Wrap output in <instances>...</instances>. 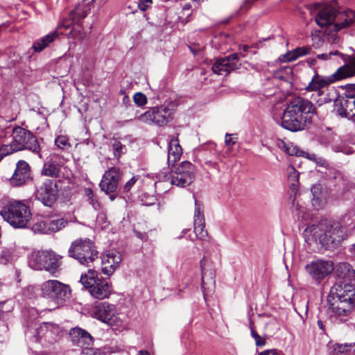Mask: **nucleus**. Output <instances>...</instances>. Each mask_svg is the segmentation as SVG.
Returning <instances> with one entry per match:
<instances>
[{"instance_id": "obj_1", "label": "nucleus", "mask_w": 355, "mask_h": 355, "mask_svg": "<svg viewBox=\"0 0 355 355\" xmlns=\"http://www.w3.org/2000/svg\"><path fill=\"white\" fill-rule=\"evenodd\" d=\"M354 284L336 282L327 296V312L330 319L347 321L354 310L355 287Z\"/></svg>"}, {"instance_id": "obj_2", "label": "nucleus", "mask_w": 355, "mask_h": 355, "mask_svg": "<svg viewBox=\"0 0 355 355\" xmlns=\"http://www.w3.org/2000/svg\"><path fill=\"white\" fill-rule=\"evenodd\" d=\"M315 113V107L310 101L295 98L285 109L281 117V125L292 132L302 130L311 123Z\"/></svg>"}, {"instance_id": "obj_3", "label": "nucleus", "mask_w": 355, "mask_h": 355, "mask_svg": "<svg viewBox=\"0 0 355 355\" xmlns=\"http://www.w3.org/2000/svg\"><path fill=\"white\" fill-rule=\"evenodd\" d=\"M311 12L318 10L315 21L321 28H327L330 32H337L350 26L354 21V13L339 11L332 6L322 7L320 3L309 6Z\"/></svg>"}, {"instance_id": "obj_4", "label": "nucleus", "mask_w": 355, "mask_h": 355, "mask_svg": "<svg viewBox=\"0 0 355 355\" xmlns=\"http://www.w3.org/2000/svg\"><path fill=\"white\" fill-rule=\"evenodd\" d=\"M304 236L309 245L320 244L326 249L338 245L345 238L342 227L329 225L326 220L308 225Z\"/></svg>"}, {"instance_id": "obj_5", "label": "nucleus", "mask_w": 355, "mask_h": 355, "mask_svg": "<svg viewBox=\"0 0 355 355\" xmlns=\"http://www.w3.org/2000/svg\"><path fill=\"white\" fill-rule=\"evenodd\" d=\"M40 290L41 295L52 304L51 309L63 306L71 297L69 286L55 279L43 282Z\"/></svg>"}, {"instance_id": "obj_6", "label": "nucleus", "mask_w": 355, "mask_h": 355, "mask_svg": "<svg viewBox=\"0 0 355 355\" xmlns=\"http://www.w3.org/2000/svg\"><path fill=\"white\" fill-rule=\"evenodd\" d=\"M4 220L15 228H25L31 218L29 207L21 201L9 202L0 211Z\"/></svg>"}, {"instance_id": "obj_7", "label": "nucleus", "mask_w": 355, "mask_h": 355, "mask_svg": "<svg viewBox=\"0 0 355 355\" xmlns=\"http://www.w3.org/2000/svg\"><path fill=\"white\" fill-rule=\"evenodd\" d=\"M345 73L346 71L339 72L338 69L336 73L329 77L322 76L315 73L311 78V80L309 83L308 85L305 87V90L315 92L312 94L311 98L319 105L329 103L331 102V99H329L325 96L323 89L333 83L336 80L350 77V76H346Z\"/></svg>"}, {"instance_id": "obj_8", "label": "nucleus", "mask_w": 355, "mask_h": 355, "mask_svg": "<svg viewBox=\"0 0 355 355\" xmlns=\"http://www.w3.org/2000/svg\"><path fill=\"white\" fill-rule=\"evenodd\" d=\"M68 254L80 264L89 267V264L98 258V252L94 242L85 238L73 241L68 250Z\"/></svg>"}, {"instance_id": "obj_9", "label": "nucleus", "mask_w": 355, "mask_h": 355, "mask_svg": "<svg viewBox=\"0 0 355 355\" xmlns=\"http://www.w3.org/2000/svg\"><path fill=\"white\" fill-rule=\"evenodd\" d=\"M61 259V256L52 250L36 251L31 254L28 265L33 270H45L54 275L59 270Z\"/></svg>"}, {"instance_id": "obj_10", "label": "nucleus", "mask_w": 355, "mask_h": 355, "mask_svg": "<svg viewBox=\"0 0 355 355\" xmlns=\"http://www.w3.org/2000/svg\"><path fill=\"white\" fill-rule=\"evenodd\" d=\"M80 283L87 288L89 293L95 298L103 300L107 298L111 291L106 280L97 278V272L94 270H88L87 273L82 275Z\"/></svg>"}, {"instance_id": "obj_11", "label": "nucleus", "mask_w": 355, "mask_h": 355, "mask_svg": "<svg viewBox=\"0 0 355 355\" xmlns=\"http://www.w3.org/2000/svg\"><path fill=\"white\" fill-rule=\"evenodd\" d=\"M173 114L174 109L173 105L154 107L141 114L139 116V119L144 123L163 126L172 120Z\"/></svg>"}, {"instance_id": "obj_12", "label": "nucleus", "mask_w": 355, "mask_h": 355, "mask_svg": "<svg viewBox=\"0 0 355 355\" xmlns=\"http://www.w3.org/2000/svg\"><path fill=\"white\" fill-rule=\"evenodd\" d=\"M12 142L15 145V149L22 150L27 149L37 154L41 158L40 147L36 137L28 130L17 126L12 130Z\"/></svg>"}, {"instance_id": "obj_13", "label": "nucleus", "mask_w": 355, "mask_h": 355, "mask_svg": "<svg viewBox=\"0 0 355 355\" xmlns=\"http://www.w3.org/2000/svg\"><path fill=\"white\" fill-rule=\"evenodd\" d=\"M334 110L341 117L352 120L355 116V94L348 92L338 95L334 92Z\"/></svg>"}, {"instance_id": "obj_14", "label": "nucleus", "mask_w": 355, "mask_h": 355, "mask_svg": "<svg viewBox=\"0 0 355 355\" xmlns=\"http://www.w3.org/2000/svg\"><path fill=\"white\" fill-rule=\"evenodd\" d=\"M194 166L189 162H182L170 175V182L173 185L185 187L194 180Z\"/></svg>"}, {"instance_id": "obj_15", "label": "nucleus", "mask_w": 355, "mask_h": 355, "mask_svg": "<svg viewBox=\"0 0 355 355\" xmlns=\"http://www.w3.org/2000/svg\"><path fill=\"white\" fill-rule=\"evenodd\" d=\"M62 330L59 324L46 322L35 329V338L37 342L54 343L62 336Z\"/></svg>"}, {"instance_id": "obj_16", "label": "nucleus", "mask_w": 355, "mask_h": 355, "mask_svg": "<svg viewBox=\"0 0 355 355\" xmlns=\"http://www.w3.org/2000/svg\"><path fill=\"white\" fill-rule=\"evenodd\" d=\"M334 268V264L331 261L324 260L312 261L305 266L306 272L317 284H320L326 277L329 276Z\"/></svg>"}, {"instance_id": "obj_17", "label": "nucleus", "mask_w": 355, "mask_h": 355, "mask_svg": "<svg viewBox=\"0 0 355 355\" xmlns=\"http://www.w3.org/2000/svg\"><path fill=\"white\" fill-rule=\"evenodd\" d=\"M58 193L56 181L46 179L37 188L35 195L45 206L51 207L57 200Z\"/></svg>"}, {"instance_id": "obj_18", "label": "nucleus", "mask_w": 355, "mask_h": 355, "mask_svg": "<svg viewBox=\"0 0 355 355\" xmlns=\"http://www.w3.org/2000/svg\"><path fill=\"white\" fill-rule=\"evenodd\" d=\"M94 0H83L79 3L74 10H71L69 17L63 19L58 24V29L64 28L65 29L71 28L73 23L79 24L90 11Z\"/></svg>"}, {"instance_id": "obj_19", "label": "nucleus", "mask_w": 355, "mask_h": 355, "mask_svg": "<svg viewBox=\"0 0 355 355\" xmlns=\"http://www.w3.org/2000/svg\"><path fill=\"white\" fill-rule=\"evenodd\" d=\"M123 173L118 167H111L105 171L99 184L101 189L106 194L114 193L123 180Z\"/></svg>"}, {"instance_id": "obj_20", "label": "nucleus", "mask_w": 355, "mask_h": 355, "mask_svg": "<svg viewBox=\"0 0 355 355\" xmlns=\"http://www.w3.org/2000/svg\"><path fill=\"white\" fill-rule=\"evenodd\" d=\"M93 313L96 319L109 325L116 324L118 321L116 308L113 304L98 302L94 306Z\"/></svg>"}, {"instance_id": "obj_21", "label": "nucleus", "mask_w": 355, "mask_h": 355, "mask_svg": "<svg viewBox=\"0 0 355 355\" xmlns=\"http://www.w3.org/2000/svg\"><path fill=\"white\" fill-rule=\"evenodd\" d=\"M240 66L238 55L235 53L218 59L212 66V71L218 75L226 76Z\"/></svg>"}, {"instance_id": "obj_22", "label": "nucleus", "mask_w": 355, "mask_h": 355, "mask_svg": "<svg viewBox=\"0 0 355 355\" xmlns=\"http://www.w3.org/2000/svg\"><path fill=\"white\" fill-rule=\"evenodd\" d=\"M69 337L73 345L80 347L87 348L93 343V337L86 330L80 327L70 329Z\"/></svg>"}, {"instance_id": "obj_23", "label": "nucleus", "mask_w": 355, "mask_h": 355, "mask_svg": "<svg viewBox=\"0 0 355 355\" xmlns=\"http://www.w3.org/2000/svg\"><path fill=\"white\" fill-rule=\"evenodd\" d=\"M121 261V257L119 252H109L102 257V272L106 275H111Z\"/></svg>"}, {"instance_id": "obj_24", "label": "nucleus", "mask_w": 355, "mask_h": 355, "mask_svg": "<svg viewBox=\"0 0 355 355\" xmlns=\"http://www.w3.org/2000/svg\"><path fill=\"white\" fill-rule=\"evenodd\" d=\"M30 178V167L25 161L20 160L17 164L14 174L10 178V184L13 186L24 184Z\"/></svg>"}, {"instance_id": "obj_25", "label": "nucleus", "mask_w": 355, "mask_h": 355, "mask_svg": "<svg viewBox=\"0 0 355 355\" xmlns=\"http://www.w3.org/2000/svg\"><path fill=\"white\" fill-rule=\"evenodd\" d=\"M336 282L355 284V270L347 263H340L336 268Z\"/></svg>"}, {"instance_id": "obj_26", "label": "nucleus", "mask_w": 355, "mask_h": 355, "mask_svg": "<svg viewBox=\"0 0 355 355\" xmlns=\"http://www.w3.org/2000/svg\"><path fill=\"white\" fill-rule=\"evenodd\" d=\"M182 154V149L179 144L178 138L173 137L168 144V163L173 165L180 159Z\"/></svg>"}, {"instance_id": "obj_27", "label": "nucleus", "mask_w": 355, "mask_h": 355, "mask_svg": "<svg viewBox=\"0 0 355 355\" xmlns=\"http://www.w3.org/2000/svg\"><path fill=\"white\" fill-rule=\"evenodd\" d=\"M58 28L56 31H53L49 34L38 39L35 41L33 44V49L35 52H41L45 48L49 46L50 44L53 42L56 39L58 38Z\"/></svg>"}, {"instance_id": "obj_28", "label": "nucleus", "mask_w": 355, "mask_h": 355, "mask_svg": "<svg viewBox=\"0 0 355 355\" xmlns=\"http://www.w3.org/2000/svg\"><path fill=\"white\" fill-rule=\"evenodd\" d=\"M207 260L205 258H203L200 261V268L202 270V289L203 291L204 298L206 300L207 296L211 293L214 290V281L213 279V272H210L209 275L210 278L209 279V282H205V277L207 274L206 268H205V263Z\"/></svg>"}, {"instance_id": "obj_29", "label": "nucleus", "mask_w": 355, "mask_h": 355, "mask_svg": "<svg viewBox=\"0 0 355 355\" xmlns=\"http://www.w3.org/2000/svg\"><path fill=\"white\" fill-rule=\"evenodd\" d=\"M281 145L279 147L282 148L285 153H286L289 155H296L297 157H304L308 158L309 159H315V154H309L306 152H304L300 149H299L297 146H293V144H286L283 141H281Z\"/></svg>"}, {"instance_id": "obj_30", "label": "nucleus", "mask_w": 355, "mask_h": 355, "mask_svg": "<svg viewBox=\"0 0 355 355\" xmlns=\"http://www.w3.org/2000/svg\"><path fill=\"white\" fill-rule=\"evenodd\" d=\"M311 193L313 195L312 204L314 207L319 209L324 207L326 204V196L322 191L321 186L320 184L313 185L311 188Z\"/></svg>"}, {"instance_id": "obj_31", "label": "nucleus", "mask_w": 355, "mask_h": 355, "mask_svg": "<svg viewBox=\"0 0 355 355\" xmlns=\"http://www.w3.org/2000/svg\"><path fill=\"white\" fill-rule=\"evenodd\" d=\"M60 172V165L51 160L45 162L42 170V175L52 178L59 177Z\"/></svg>"}, {"instance_id": "obj_32", "label": "nucleus", "mask_w": 355, "mask_h": 355, "mask_svg": "<svg viewBox=\"0 0 355 355\" xmlns=\"http://www.w3.org/2000/svg\"><path fill=\"white\" fill-rule=\"evenodd\" d=\"M311 48L309 46H301L295 49L293 51L288 52L285 55V60L288 62H292L301 56L309 54Z\"/></svg>"}, {"instance_id": "obj_33", "label": "nucleus", "mask_w": 355, "mask_h": 355, "mask_svg": "<svg viewBox=\"0 0 355 355\" xmlns=\"http://www.w3.org/2000/svg\"><path fill=\"white\" fill-rule=\"evenodd\" d=\"M345 64L339 68V72L346 71V76H355V55L353 56H344Z\"/></svg>"}, {"instance_id": "obj_34", "label": "nucleus", "mask_w": 355, "mask_h": 355, "mask_svg": "<svg viewBox=\"0 0 355 355\" xmlns=\"http://www.w3.org/2000/svg\"><path fill=\"white\" fill-rule=\"evenodd\" d=\"M110 145L112 148L113 155L116 159H119L121 155L125 153V146L116 139L113 138L110 139Z\"/></svg>"}, {"instance_id": "obj_35", "label": "nucleus", "mask_w": 355, "mask_h": 355, "mask_svg": "<svg viewBox=\"0 0 355 355\" xmlns=\"http://www.w3.org/2000/svg\"><path fill=\"white\" fill-rule=\"evenodd\" d=\"M67 221L64 218H57L48 220L49 232H58L64 227Z\"/></svg>"}, {"instance_id": "obj_36", "label": "nucleus", "mask_w": 355, "mask_h": 355, "mask_svg": "<svg viewBox=\"0 0 355 355\" xmlns=\"http://www.w3.org/2000/svg\"><path fill=\"white\" fill-rule=\"evenodd\" d=\"M287 175L291 187H293V190H295V187L298 183L299 173L293 166H289L287 168Z\"/></svg>"}, {"instance_id": "obj_37", "label": "nucleus", "mask_w": 355, "mask_h": 355, "mask_svg": "<svg viewBox=\"0 0 355 355\" xmlns=\"http://www.w3.org/2000/svg\"><path fill=\"white\" fill-rule=\"evenodd\" d=\"M85 195L87 198L88 202L92 206L95 210H98L101 208V204L94 196V193L92 189H85Z\"/></svg>"}, {"instance_id": "obj_38", "label": "nucleus", "mask_w": 355, "mask_h": 355, "mask_svg": "<svg viewBox=\"0 0 355 355\" xmlns=\"http://www.w3.org/2000/svg\"><path fill=\"white\" fill-rule=\"evenodd\" d=\"M205 223V217L203 214V209L202 206L198 203L196 199H195V211L193 216V224Z\"/></svg>"}, {"instance_id": "obj_39", "label": "nucleus", "mask_w": 355, "mask_h": 355, "mask_svg": "<svg viewBox=\"0 0 355 355\" xmlns=\"http://www.w3.org/2000/svg\"><path fill=\"white\" fill-rule=\"evenodd\" d=\"M15 148L16 146L12 141L8 145H2L0 147V161L7 155L19 151L18 149H15Z\"/></svg>"}, {"instance_id": "obj_40", "label": "nucleus", "mask_w": 355, "mask_h": 355, "mask_svg": "<svg viewBox=\"0 0 355 355\" xmlns=\"http://www.w3.org/2000/svg\"><path fill=\"white\" fill-rule=\"evenodd\" d=\"M55 146L62 150H68L71 148L69 139L65 135H59L55 139Z\"/></svg>"}, {"instance_id": "obj_41", "label": "nucleus", "mask_w": 355, "mask_h": 355, "mask_svg": "<svg viewBox=\"0 0 355 355\" xmlns=\"http://www.w3.org/2000/svg\"><path fill=\"white\" fill-rule=\"evenodd\" d=\"M205 226V223H195L194 224V231L196 233V236L198 239L200 240H205L208 236V233L206 230H204Z\"/></svg>"}, {"instance_id": "obj_42", "label": "nucleus", "mask_w": 355, "mask_h": 355, "mask_svg": "<svg viewBox=\"0 0 355 355\" xmlns=\"http://www.w3.org/2000/svg\"><path fill=\"white\" fill-rule=\"evenodd\" d=\"M32 228L35 232H39L42 234H48L49 232L48 220L39 221L34 224Z\"/></svg>"}, {"instance_id": "obj_43", "label": "nucleus", "mask_w": 355, "mask_h": 355, "mask_svg": "<svg viewBox=\"0 0 355 355\" xmlns=\"http://www.w3.org/2000/svg\"><path fill=\"white\" fill-rule=\"evenodd\" d=\"M133 101L138 106H143L147 103V98L145 94L141 92H137L133 96Z\"/></svg>"}, {"instance_id": "obj_44", "label": "nucleus", "mask_w": 355, "mask_h": 355, "mask_svg": "<svg viewBox=\"0 0 355 355\" xmlns=\"http://www.w3.org/2000/svg\"><path fill=\"white\" fill-rule=\"evenodd\" d=\"M12 259V252L10 250H3L0 253V264H6Z\"/></svg>"}, {"instance_id": "obj_45", "label": "nucleus", "mask_w": 355, "mask_h": 355, "mask_svg": "<svg viewBox=\"0 0 355 355\" xmlns=\"http://www.w3.org/2000/svg\"><path fill=\"white\" fill-rule=\"evenodd\" d=\"M331 55H340L344 62H345V59L343 58V55L349 56L348 55H345V54L340 53L338 51H331L328 53L318 54L317 55V58L318 59H321V60H328Z\"/></svg>"}, {"instance_id": "obj_46", "label": "nucleus", "mask_w": 355, "mask_h": 355, "mask_svg": "<svg viewBox=\"0 0 355 355\" xmlns=\"http://www.w3.org/2000/svg\"><path fill=\"white\" fill-rule=\"evenodd\" d=\"M139 180L138 176H132L128 181L125 182V184L123 187V191L124 193H127L130 191L132 187L135 184V183Z\"/></svg>"}, {"instance_id": "obj_47", "label": "nucleus", "mask_w": 355, "mask_h": 355, "mask_svg": "<svg viewBox=\"0 0 355 355\" xmlns=\"http://www.w3.org/2000/svg\"><path fill=\"white\" fill-rule=\"evenodd\" d=\"M251 336L254 339L255 343L257 346L262 347L265 345V339L261 337L252 328H251Z\"/></svg>"}, {"instance_id": "obj_48", "label": "nucleus", "mask_w": 355, "mask_h": 355, "mask_svg": "<svg viewBox=\"0 0 355 355\" xmlns=\"http://www.w3.org/2000/svg\"><path fill=\"white\" fill-rule=\"evenodd\" d=\"M237 137L236 135L228 134L225 135V143L226 146H232L237 141Z\"/></svg>"}, {"instance_id": "obj_49", "label": "nucleus", "mask_w": 355, "mask_h": 355, "mask_svg": "<svg viewBox=\"0 0 355 355\" xmlns=\"http://www.w3.org/2000/svg\"><path fill=\"white\" fill-rule=\"evenodd\" d=\"M153 3V0H139L138 6L141 11H146Z\"/></svg>"}, {"instance_id": "obj_50", "label": "nucleus", "mask_w": 355, "mask_h": 355, "mask_svg": "<svg viewBox=\"0 0 355 355\" xmlns=\"http://www.w3.org/2000/svg\"><path fill=\"white\" fill-rule=\"evenodd\" d=\"M355 345V343L354 344H345V345H338L336 349L338 350V352L343 353L345 352H348L350 350L349 348L354 347Z\"/></svg>"}, {"instance_id": "obj_51", "label": "nucleus", "mask_w": 355, "mask_h": 355, "mask_svg": "<svg viewBox=\"0 0 355 355\" xmlns=\"http://www.w3.org/2000/svg\"><path fill=\"white\" fill-rule=\"evenodd\" d=\"M259 355H281V354L277 350L272 349L265 350L264 352H261Z\"/></svg>"}, {"instance_id": "obj_52", "label": "nucleus", "mask_w": 355, "mask_h": 355, "mask_svg": "<svg viewBox=\"0 0 355 355\" xmlns=\"http://www.w3.org/2000/svg\"><path fill=\"white\" fill-rule=\"evenodd\" d=\"M312 160L314 161L317 164H318L320 166H327L326 161L324 159H322L321 157H318L316 155H315V159H312Z\"/></svg>"}, {"instance_id": "obj_53", "label": "nucleus", "mask_w": 355, "mask_h": 355, "mask_svg": "<svg viewBox=\"0 0 355 355\" xmlns=\"http://www.w3.org/2000/svg\"><path fill=\"white\" fill-rule=\"evenodd\" d=\"M329 172H330V173H332V175H334V178L335 179H338V178H342L341 173L338 171L331 170Z\"/></svg>"}, {"instance_id": "obj_54", "label": "nucleus", "mask_w": 355, "mask_h": 355, "mask_svg": "<svg viewBox=\"0 0 355 355\" xmlns=\"http://www.w3.org/2000/svg\"><path fill=\"white\" fill-rule=\"evenodd\" d=\"M318 326L321 330H324V324L323 321L321 319H318Z\"/></svg>"}, {"instance_id": "obj_55", "label": "nucleus", "mask_w": 355, "mask_h": 355, "mask_svg": "<svg viewBox=\"0 0 355 355\" xmlns=\"http://www.w3.org/2000/svg\"><path fill=\"white\" fill-rule=\"evenodd\" d=\"M191 8V6L190 3H185L184 6H183V8H182V10H189Z\"/></svg>"}, {"instance_id": "obj_56", "label": "nucleus", "mask_w": 355, "mask_h": 355, "mask_svg": "<svg viewBox=\"0 0 355 355\" xmlns=\"http://www.w3.org/2000/svg\"><path fill=\"white\" fill-rule=\"evenodd\" d=\"M123 103L124 104H128L130 103V98L128 96H125L123 98Z\"/></svg>"}, {"instance_id": "obj_57", "label": "nucleus", "mask_w": 355, "mask_h": 355, "mask_svg": "<svg viewBox=\"0 0 355 355\" xmlns=\"http://www.w3.org/2000/svg\"><path fill=\"white\" fill-rule=\"evenodd\" d=\"M138 355H150L146 351H140Z\"/></svg>"}, {"instance_id": "obj_58", "label": "nucleus", "mask_w": 355, "mask_h": 355, "mask_svg": "<svg viewBox=\"0 0 355 355\" xmlns=\"http://www.w3.org/2000/svg\"><path fill=\"white\" fill-rule=\"evenodd\" d=\"M248 49H249V47H248V46H247V45H244V46H243V48H242V49H243V51H247Z\"/></svg>"}, {"instance_id": "obj_59", "label": "nucleus", "mask_w": 355, "mask_h": 355, "mask_svg": "<svg viewBox=\"0 0 355 355\" xmlns=\"http://www.w3.org/2000/svg\"><path fill=\"white\" fill-rule=\"evenodd\" d=\"M110 198L112 201H113L114 199H115V196L112 193H110Z\"/></svg>"}, {"instance_id": "obj_60", "label": "nucleus", "mask_w": 355, "mask_h": 355, "mask_svg": "<svg viewBox=\"0 0 355 355\" xmlns=\"http://www.w3.org/2000/svg\"><path fill=\"white\" fill-rule=\"evenodd\" d=\"M353 250H354V252L355 254V244L353 245Z\"/></svg>"}, {"instance_id": "obj_61", "label": "nucleus", "mask_w": 355, "mask_h": 355, "mask_svg": "<svg viewBox=\"0 0 355 355\" xmlns=\"http://www.w3.org/2000/svg\"><path fill=\"white\" fill-rule=\"evenodd\" d=\"M352 121L355 123V116L352 119Z\"/></svg>"}, {"instance_id": "obj_62", "label": "nucleus", "mask_w": 355, "mask_h": 355, "mask_svg": "<svg viewBox=\"0 0 355 355\" xmlns=\"http://www.w3.org/2000/svg\"><path fill=\"white\" fill-rule=\"evenodd\" d=\"M81 355H85L84 354H82Z\"/></svg>"}]
</instances>
